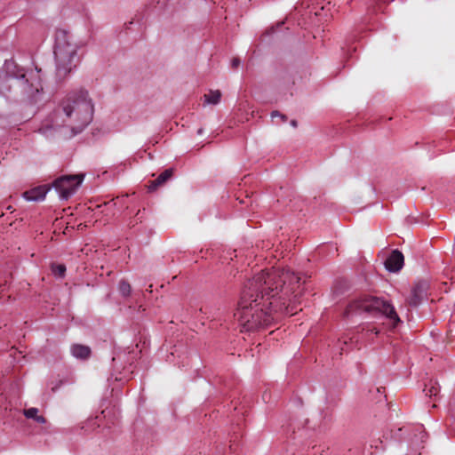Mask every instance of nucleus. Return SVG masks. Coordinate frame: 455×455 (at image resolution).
I'll return each instance as SVG.
<instances>
[{
  "label": "nucleus",
  "mask_w": 455,
  "mask_h": 455,
  "mask_svg": "<svg viewBox=\"0 0 455 455\" xmlns=\"http://www.w3.org/2000/svg\"><path fill=\"white\" fill-rule=\"evenodd\" d=\"M301 276L290 269L261 271L249 280L234 314L241 331H252L274 321L275 313L293 315L303 288Z\"/></svg>",
  "instance_id": "obj_1"
},
{
  "label": "nucleus",
  "mask_w": 455,
  "mask_h": 455,
  "mask_svg": "<svg viewBox=\"0 0 455 455\" xmlns=\"http://www.w3.org/2000/svg\"><path fill=\"white\" fill-rule=\"evenodd\" d=\"M93 106L84 91L70 93L54 111L51 121L52 129L69 128L72 135L87 126L92 118Z\"/></svg>",
  "instance_id": "obj_2"
},
{
  "label": "nucleus",
  "mask_w": 455,
  "mask_h": 455,
  "mask_svg": "<svg viewBox=\"0 0 455 455\" xmlns=\"http://www.w3.org/2000/svg\"><path fill=\"white\" fill-rule=\"evenodd\" d=\"M78 49L79 45L69 32L64 29L56 31L53 52L58 77L64 78L76 67L80 60Z\"/></svg>",
  "instance_id": "obj_3"
},
{
  "label": "nucleus",
  "mask_w": 455,
  "mask_h": 455,
  "mask_svg": "<svg viewBox=\"0 0 455 455\" xmlns=\"http://www.w3.org/2000/svg\"><path fill=\"white\" fill-rule=\"evenodd\" d=\"M363 313L371 315H383L392 322L393 327L401 322L392 305L373 296H364L350 301L344 311V316L352 317Z\"/></svg>",
  "instance_id": "obj_4"
},
{
  "label": "nucleus",
  "mask_w": 455,
  "mask_h": 455,
  "mask_svg": "<svg viewBox=\"0 0 455 455\" xmlns=\"http://www.w3.org/2000/svg\"><path fill=\"white\" fill-rule=\"evenodd\" d=\"M6 69L11 78L10 86L20 91L21 95L31 98L43 89L40 70L37 68L25 71L23 68L12 63L7 64Z\"/></svg>",
  "instance_id": "obj_5"
},
{
  "label": "nucleus",
  "mask_w": 455,
  "mask_h": 455,
  "mask_svg": "<svg viewBox=\"0 0 455 455\" xmlns=\"http://www.w3.org/2000/svg\"><path fill=\"white\" fill-rule=\"evenodd\" d=\"M84 174L65 175L58 178L53 186L61 199H68L79 187L84 180Z\"/></svg>",
  "instance_id": "obj_6"
},
{
  "label": "nucleus",
  "mask_w": 455,
  "mask_h": 455,
  "mask_svg": "<svg viewBox=\"0 0 455 455\" xmlns=\"http://www.w3.org/2000/svg\"><path fill=\"white\" fill-rule=\"evenodd\" d=\"M429 283L422 280L419 281L412 287L410 296L406 299V305L411 307H418L427 296Z\"/></svg>",
  "instance_id": "obj_7"
},
{
  "label": "nucleus",
  "mask_w": 455,
  "mask_h": 455,
  "mask_svg": "<svg viewBox=\"0 0 455 455\" xmlns=\"http://www.w3.org/2000/svg\"><path fill=\"white\" fill-rule=\"evenodd\" d=\"M404 264V257L398 250H394L385 261L386 268L390 272H398Z\"/></svg>",
  "instance_id": "obj_8"
},
{
  "label": "nucleus",
  "mask_w": 455,
  "mask_h": 455,
  "mask_svg": "<svg viewBox=\"0 0 455 455\" xmlns=\"http://www.w3.org/2000/svg\"><path fill=\"white\" fill-rule=\"evenodd\" d=\"M47 190L44 187H36L30 190H28L23 193V196L28 201H39L43 200L46 196Z\"/></svg>",
  "instance_id": "obj_9"
},
{
  "label": "nucleus",
  "mask_w": 455,
  "mask_h": 455,
  "mask_svg": "<svg viewBox=\"0 0 455 455\" xmlns=\"http://www.w3.org/2000/svg\"><path fill=\"white\" fill-rule=\"evenodd\" d=\"M172 176V170L166 169L156 180L149 181L148 189L156 190L159 186L164 184Z\"/></svg>",
  "instance_id": "obj_10"
},
{
  "label": "nucleus",
  "mask_w": 455,
  "mask_h": 455,
  "mask_svg": "<svg viewBox=\"0 0 455 455\" xmlns=\"http://www.w3.org/2000/svg\"><path fill=\"white\" fill-rule=\"evenodd\" d=\"M72 355L79 359H87L91 355V348L84 345L75 344L71 347Z\"/></svg>",
  "instance_id": "obj_11"
},
{
  "label": "nucleus",
  "mask_w": 455,
  "mask_h": 455,
  "mask_svg": "<svg viewBox=\"0 0 455 455\" xmlns=\"http://www.w3.org/2000/svg\"><path fill=\"white\" fill-rule=\"evenodd\" d=\"M23 414L26 418L33 419L35 421H36L39 424L46 423V419L42 415H38L37 408L32 407V408L25 409L23 411Z\"/></svg>",
  "instance_id": "obj_12"
},
{
  "label": "nucleus",
  "mask_w": 455,
  "mask_h": 455,
  "mask_svg": "<svg viewBox=\"0 0 455 455\" xmlns=\"http://www.w3.org/2000/svg\"><path fill=\"white\" fill-rule=\"evenodd\" d=\"M205 103L208 104H218L221 98V92L219 90L211 91L210 93L204 95Z\"/></svg>",
  "instance_id": "obj_13"
},
{
  "label": "nucleus",
  "mask_w": 455,
  "mask_h": 455,
  "mask_svg": "<svg viewBox=\"0 0 455 455\" xmlns=\"http://www.w3.org/2000/svg\"><path fill=\"white\" fill-rule=\"evenodd\" d=\"M440 390V387L437 382H433L432 380L429 381L428 385H425L424 392L426 393V395L432 397L435 396Z\"/></svg>",
  "instance_id": "obj_14"
},
{
  "label": "nucleus",
  "mask_w": 455,
  "mask_h": 455,
  "mask_svg": "<svg viewBox=\"0 0 455 455\" xmlns=\"http://www.w3.org/2000/svg\"><path fill=\"white\" fill-rule=\"evenodd\" d=\"M118 291L123 297H129L132 292V286L127 281L121 280L118 283Z\"/></svg>",
  "instance_id": "obj_15"
},
{
  "label": "nucleus",
  "mask_w": 455,
  "mask_h": 455,
  "mask_svg": "<svg viewBox=\"0 0 455 455\" xmlns=\"http://www.w3.org/2000/svg\"><path fill=\"white\" fill-rule=\"evenodd\" d=\"M52 271L56 276L63 277L66 273V266L64 264H52Z\"/></svg>",
  "instance_id": "obj_16"
},
{
  "label": "nucleus",
  "mask_w": 455,
  "mask_h": 455,
  "mask_svg": "<svg viewBox=\"0 0 455 455\" xmlns=\"http://www.w3.org/2000/svg\"><path fill=\"white\" fill-rule=\"evenodd\" d=\"M275 116H278V118H281V120H282L283 122H286V120H287V116H286L285 115L281 114L280 112H278V111H276V110H275V111H273V112L271 113V117H272V118H274V117H275Z\"/></svg>",
  "instance_id": "obj_17"
},
{
  "label": "nucleus",
  "mask_w": 455,
  "mask_h": 455,
  "mask_svg": "<svg viewBox=\"0 0 455 455\" xmlns=\"http://www.w3.org/2000/svg\"><path fill=\"white\" fill-rule=\"evenodd\" d=\"M240 65V59L237 57H235L231 60V67L233 68H236Z\"/></svg>",
  "instance_id": "obj_18"
},
{
  "label": "nucleus",
  "mask_w": 455,
  "mask_h": 455,
  "mask_svg": "<svg viewBox=\"0 0 455 455\" xmlns=\"http://www.w3.org/2000/svg\"><path fill=\"white\" fill-rule=\"evenodd\" d=\"M61 383H62V381H60V383H59V384H57L56 386H53V387H52V390L53 392H55V391L60 387V386L61 385Z\"/></svg>",
  "instance_id": "obj_19"
},
{
  "label": "nucleus",
  "mask_w": 455,
  "mask_h": 455,
  "mask_svg": "<svg viewBox=\"0 0 455 455\" xmlns=\"http://www.w3.org/2000/svg\"><path fill=\"white\" fill-rule=\"evenodd\" d=\"M368 331L374 332L375 334L379 333V331L376 328H371V329L368 330Z\"/></svg>",
  "instance_id": "obj_20"
},
{
  "label": "nucleus",
  "mask_w": 455,
  "mask_h": 455,
  "mask_svg": "<svg viewBox=\"0 0 455 455\" xmlns=\"http://www.w3.org/2000/svg\"><path fill=\"white\" fill-rule=\"evenodd\" d=\"M291 126H293V127H297L298 123H297V121H296V120H291Z\"/></svg>",
  "instance_id": "obj_21"
},
{
  "label": "nucleus",
  "mask_w": 455,
  "mask_h": 455,
  "mask_svg": "<svg viewBox=\"0 0 455 455\" xmlns=\"http://www.w3.org/2000/svg\"><path fill=\"white\" fill-rule=\"evenodd\" d=\"M152 287H153V285H152V284H150V285L148 286V288L147 289V291H148V292H152V291H153V290H152Z\"/></svg>",
  "instance_id": "obj_22"
}]
</instances>
